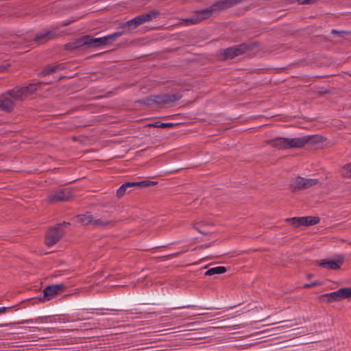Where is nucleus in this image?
Masks as SVG:
<instances>
[{"mask_svg":"<svg viewBox=\"0 0 351 351\" xmlns=\"http://www.w3.org/2000/svg\"><path fill=\"white\" fill-rule=\"evenodd\" d=\"M121 34H122L121 32H115L114 34L97 38H94L90 36L86 35L77 39L73 42V45L74 48H80L84 46H87L88 47H100L107 45L111 40H114L116 38L120 37Z\"/></svg>","mask_w":351,"mask_h":351,"instance_id":"nucleus-1","label":"nucleus"},{"mask_svg":"<svg viewBox=\"0 0 351 351\" xmlns=\"http://www.w3.org/2000/svg\"><path fill=\"white\" fill-rule=\"evenodd\" d=\"M159 15V11L153 10L149 12L138 15L134 19L128 21L123 24L122 27L126 31L130 32L136 29L138 26L144 23L149 22L156 19Z\"/></svg>","mask_w":351,"mask_h":351,"instance_id":"nucleus-2","label":"nucleus"},{"mask_svg":"<svg viewBox=\"0 0 351 351\" xmlns=\"http://www.w3.org/2000/svg\"><path fill=\"white\" fill-rule=\"evenodd\" d=\"M42 84L43 83L40 82L37 84H31L23 87H15L14 88L8 90L7 93L13 101L21 100L35 93Z\"/></svg>","mask_w":351,"mask_h":351,"instance_id":"nucleus-3","label":"nucleus"},{"mask_svg":"<svg viewBox=\"0 0 351 351\" xmlns=\"http://www.w3.org/2000/svg\"><path fill=\"white\" fill-rule=\"evenodd\" d=\"M68 224L69 223L64 222L63 223L58 224L49 228L46 234V245L51 247L58 243L64 234V231L62 230V227Z\"/></svg>","mask_w":351,"mask_h":351,"instance_id":"nucleus-4","label":"nucleus"},{"mask_svg":"<svg viewBox=\"0 0 351 351\" xmlns=\"http://www.w3.org/2000/svg\"><path fill=\"white\" fill-rule=\"evenodd\" d=\"M215 12V10H213V5L204 9L197 10L194 13L193 16L184 20V24L189 25L198 23L208 19Z\"/></svg>","mask_w":351,"mask_h":351,"instance_id":"nucleus-5","label":"nucleus"},{"mask_svg":"<svg viewBox=\"0 0 351 351\" xmlns=\"http://www.w3.org/2000/svg\"><path fill=\"white\" fill-rule=\"evenodd\" d=\"M319 182L317 179L298 176L291 182L290 187L293 191L304 190L317 185Z\"/></svg>","mask_w":351,"mask_h":351,"instance_id":"nucleus-6","label":"nucleus"},{"mask_svg":"<svg viewBox=\"0 0 351 351\" xmlns=\"http://www.w3.org/2000/svg\"><path fill=\"white\" fill-rule=\"evenodd\" d=\"M253 49L252 44L243 43L224 49L223 55L226 59H232Z\"/></svg>","mask_w":351,"mask_h":351,"instance_id":"nucleus-7","label":"nucleus"},{"mask_svg":"<svg viewBox=\"0 0 351 351\" xmlns=\"http://www.w3.org/2000/svg\"><path fill=\"white\" fill-rule=\"evenodd\" d=\"M285 221L294 228H298L300 226H308L317 224L319 222V218L317 217L306 216L287 218Z\"/></svg>","mask_w":351,"mask_h":351,"instance_id":"nucleus-8","label":"nucleus"},{"mask_svg":"<svg viewBox=\"0 0 351 351\" xmlns=\"http://www.w3.org/2000/svg\"><path fill=\"white\" fill-rule=\"evenodd\" d=\"M155 182L149 180H144L141 182H129L123 184L117 191V196L118 197H123L126 193L131 191V188L134 186L145 187L153 185Z\"/></svg>","mask_w":351,"mask_h":351,"instance_id":"nucleus-9","label":"nucleus"},{"mask_svg":"<svg viewBox=\"0 0 351 351\" xmlns=\"http://www.w3.org/2000/svg\"><path fill=\"white\" fill-rule=\"evenodd\" d=\"M72 196V193L69 189H63L51 192L47 197L49 203L54 204L69 200Z\"/></svg>","mask_w":351,"mask_h":351,"instance_id":"nucleus-10","label":"nucleus"},{"mask_svg":"<svg viewBox=\"0 0 351 351\" xmlns=\"http://www.w3.org/2000/svg\"><path fill=\"white\" fill-rule=\"evenodd\" d=\"M65 288L64 284L52 285L47 287L43 291V297L41 300L43 302L51 300L59 292L62 291Z\"/></svg>","mask_w":351,"mask_h":351,"instance_id":"nucleus-11","label":"nucleus"},{"mask_svg":"<svg viewBox=\"0 0 351 351\" xmlns=\"http://www.w3.org/2000/svg\"><path fill=\"white\" fill-rule=\"evenodd\" d=\"M311 138V136H304L296 138H287V149L293 148H301L308 142Z\"/></svg>","mask_w":351,"mask_h":351,"instance_id":"nucleus-12","label":"nucleus"},{"mask_svg":"<svg viewBox=\"0 0 351 351\" xmlns=\"http://www.w3.org/2000/svg\"><path fill=\"white\" fill-rule=\"evenodd\" d=\"M344 258L341 255H338L335 257V260H322L318 263L319 265L329 269H337L340 267L342 264Z\"/></svg>","mask_w":351,"mask_h":351,"instance_id":"nucleus-13","label":"nucleus"},{"mask_svg":"<svg viewBox=\"0 0 351 351\" xmlns=\"http://www.w3.org/2000/svg\"><path fill=\"white\" fill-rule=\"evenodd\" d=\"M182 95L179 93L162 94L155 97L154 101L158 104H169L179 100Z\"/></svg>","mask_w":351,"mask_h":351,"instance_id":"nucleus-14","label":"nucleus"},{"mask_svg":"<svg viewBox=\"0 0 351 351\" xmlns=\"http://www.w3.org/2000/svg\"><path fill=\"white\" fill-rule=\"evenodd\" d=\"M14 102L13 99L10 97V95L6 92L4 94L0 95V109L9 112L12 110L14 108Z\"/></svg>","mask_w":351,"mask_h":351,"instance_id":"nucleus-15","label":"nucleus"},{"mask_svg":"<svg viewBox=\"0 0 351 351\" xmlns=\"http://www.w3.org/2000/svg\"><path fill=\"white\" fill-rule=\"evenodd\" d=\"M241 1L242 0H221L213 4V10L216 12L231 8Z\"/></svg>","mask_w":351,"mask_h":351,"instance_id":"nucleus-16","label":"nucleus"},{"mask_svg":"<svg viewBox=\"0 0 351 351\" xmlns=\"http://www.w3.org/2000/svg\"><path fill=\"white\" fill-rule=\"evenodd\" d=\"M287 138L276 137L267 141V143L278 149H287Z\"/></svg>","mask_w":351,"mask_h":351,"instance_id":"nucleus-17","label":"nucleus"},{"mask_svg":"<svg viewBox=\"0 0 351 351\" xmlns=\"http://www.w3.org/2000/svg\"><path fill=\"white\" fill-rule=\"evenodd\" d=\"M93 219V215L89 212H86L84 214L78 215L77 216V221L85 226L92 225Z\"/></svg>","mask_w":351,"mask_h":351,"instance_id":"nucleus-18","label":"nucleus"},{"mask_svg":"<svg viewBox=\"0 0 351 351\" xmlns=\"http://www.w3.org/2000/svg\"><path fill=\"white\" fill-rule=\"evenodd\" d=\"M112 225H114V222L112 221L103 218L96 219L93 217L92 226L95 228H104Z\"/></svg>","mask_w":351,"mask_h":351,"instance_id":"nucleus-19","label":"nucleus"},{"mask_svg":"<svg viewBox=\"0 0 351 351\" xmlns=\"http://www.w3.org/2000/svg\"><path fill=\"white\" fill-rule=\"evenodd\" d=\"M320 300H325L327 303H331L334 302L340 301L339 298L338 291H334L331 293H324L319 296Z\"/></svg>","mask_w":351,"mask_h":351,"instance_id":"nucleus-20","label":"nucleus"},{"mask_svg":"<svg viewBox=\"0 0 351 351\" xmlns=\"http://www.w3.org/2000/svg\"><path fill=\"white\" fill-rule=\"evenodd\" d=\"M46 319H47V317H38L36 319H29L22 320V321L17 322L16 324H28V323H33V322L43 323L45 321ZM15 324L16 323L0 324V327H4V326H7L8 325Z\"/></svg>","mask_w":351,"mask_h":351,"instance_id":"nucleus-21","label":"nucleus"},{"mask_svg":"<svg viewBox=\"0 0 351 351\" xmlns=\"http://www.w3.org/2000/svg\"><path fill=\"white\" fill-rule=\"evenodd\" d=\"M337 291L340 301L344 299L351 300V287L341 288Z\"/></svg>","mask_w":351,"mask_h":351,"instance_id":"nucleus-22","label":"nucleus"},{"mask_svg":"<svg viewBox=\"0 0 351 351\" xmlns=\"http://www.w3.org/2000/svg\"><path fill=\"white\" fill-rule=\"evenodd\" d=\"M226 271V268L223 266H217L208 269L206 272V276H213L215 274H221Z\"/></svg>","mask_w":351,"mask_h":351,"instance_id":"nucleus-23","label":"nucleus"},{"mask_svg":"<svg viewBox=\"0 0 351 351\" xmlns=\"http://www.w3.org/2000/svg\"><path fill=\"white\" fill-rule=\"evenodd\" d=\"M62 66L60 65H53L48 66L44 69V70L41 72L42 75H47L53 73H56L62 69Z\"/></svg>","mask_w":351,"mask_h":351,"instance_id":"nucleus-24","label":"nucleus"},{"mask_svg":"<svg viewBox=\"0 0 351 351\" xmlns=\"http://www.w3.org/2000/svg\"><path fill=\"white\" fill-rule=\"evenodd\" d=\"M52 36V34L50 32H43L38 34L35 37V40L36 42L42 43L43 40H47L50 39Z\"/></svg>","mask_w":351,"mask_h":351,"instance_id":"nucleus-25","label":"nucleus"},{"mask_svg":"<svg viewBox=\"0 0 351 351\" xmlns=\"http://www.w3.org/2000/svg\"><path fill=\"white\" fill-rule=\"evenodd\" d=\"M342 176L346 178H351V162L342 168Z\"/></svg>","mask_w":351,"mask_h":351,"instance_id":"nucleus-26","label":"nucleus"},{"mask_svg":"<svg viewBox=\"0 0 351 351\" xmlns=\"http://www.w3.org/2000/svg\"><path fill=\"white\" fill-rule=\"evenodd\" d=\"M154 127L156 128H171L174 125V123H160V122H156L154 124L152 125Z\"/></svg>","mask_w":351,"mask_h":351,"instance_id":"nucleus-27","label":"nucleus"},{"mask_svg":"<svg viewBox=\"0 0 351 351\" xmlns=\"http://www.w3.org/2000/svg\"><path fill=\"white\" fill-rule=\"evenodd\" d=\"M204 224V222H201V223H195L193 224V227L194 229H195L196 230H197L199 232L203 234H206V232H204L203 230H202L200 229V228Z\"/></svg>","mask_w":351,"mask_h":351,"instance_id":"nucleus-28","label":"nucleus"},{"mask_svg":"<svg viewBox=\"0 0 351 351\" xmlns=\"http://www.w3.org/2000/svg\"><path fill=\"white\" fill-rule=\"evenodd\" d=\"M204 224V222H201V223H195L193 224V227L194 229H195L196 230H197L199 232L203 234H206V232H204L203 230H202L200 229V228Z\"/></svg>","mask_w":351,"mask_h":351,"instance_id":"nucleus-29","label":"nucleus"},{"mask_svg":"<svg viewBox=\"0 0 351 351\" xmlns=\"http://www.w3.org/2000/svg\"><path fill=\"white\" fill-rule=\"evenodd\" d=\"M331 34H336V35H338V36H343L344 34H348L349 32H346V31H338V30H336V29H332L331 30Z\"/></svg>","mask_w":351,"mask_h":351,"instance_id":"nucleus-30","label":"nucleus"},{"mask_svg":"<svg viewBox=\"0 0 351 351\" xmlns=\"http://www.w3.org/2000/svg\"><path fill=\"white\" fill-rule=\"evenodd\" d=\"M319 285V282L315 281V282H311L310 284H305L304 285V288H311V287H313L314 286Z\"/></svg>","mask_w":351,"mask_h":351,"instance_id":"nucleus-31","label":"nucleus"},{"mask_svg":"<svg viewBox=\"0 0 351 351\" xmlns=\"http://www.w3.org/2000/svg\"><path fill=\"white\" fill-rule=\"evenodd\" d=\"M318 0H304L300 2L301 4H311L317 2Z\"/></svg>","mask_w":351,"mask_h":351,"instance_id":"nucleus-32","label":"nucleus"},{"mask_svg":"<svg viewBox=\"0 0 351 351\" xmlns=\"http://www.w3.org/2000/svg\"><path fill=\"white\" fill-rule=\"evenodd\" d=\"M12 307H1L0 308V313H4L8 309L11 308Z\"/></svg>","mask_w":351,"mask_h":351,"instance_id":"nucleus-33","label":"nucleus"},{"mask_svg":"<svg viewBox=\"0 0 351 351\" xmlns=\"http://www.w3.org/2000/svg\"><path fill=\"white\" fill-rule=\"evenodd\" d=\"M195 306H193V305H187V306H182V307H175L173 308V309H176V308H191V307H194Z\"/></svg>","mask_w":351,"mask_h":351,"instance_id":"nucleus-34","label":"nucleus"},{"mask_svg":"<svg viewBox=\"0 0 351 351\" xmlns=\"http://www.w3.org/2000/svg\"><path fill=\"white\" fill-rule=\"evenodd\" d=\"M181 254V252H176V253H173L171 255H170L172 257H176L178 256V255H180Z\"/></svg>","mask_w":351,"mask_h":351,"instance_id":"nucleus-35","label":"nucleus"}]
</instances>
